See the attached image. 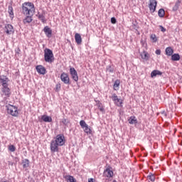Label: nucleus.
Segmentation results:
<instances>
[{
    "label": "nucleus",
    "mask_w": 182,
    "mask_h": 182,
    "mask_svg": "<svg viewBox=\"0 0 182 182\" xmlns=\"http://www.w3.org/2000/svg\"><path fill=\"white\" fill-rule=\"evenodd\" d=\"M165 52L167 56H171L173 53H174V50H173V48H171V47H167L165 50Z\"/></svg>",
    "instance_id": "obj_21"
},
{
    "label": "nucleus",
    "mask_w": 182,
    "mask_h": 182,
    "mask_svg": "<svg viewBox=\"0 0 182 182\" xmlns=\"http://www.w3.org/2000/svg\"><path fill=\"white\" fill-rule=\"evenodd\" d=\"M26 17L23 20V23H31L32 22V16L33 15H25Z\"/></svg>",
    "instance_id": "obj_20"
},
{
    "label": "nucleus",
    "mask_w": 182,
    "mask_h": 182,
    "mask_svg": "<svg viewBox=\"0 0 182 182\" xmlns=\"http://www.w3.org/2000/svg\"><path fill=\"white\" fill-rule=\"evenodd\" d=\"M60 80L63 82L65 85H70V78L69 77V75L66 73H61Z\"/></svg>",
    "instance_id": "obj_8"
},
{
    "label": "nucleus",
    "mask_w": 182,
    "mask_h": 182,
    "mask_svg": "<svg viewBox=\"0 0 182 182\" xmlns=\"http://www.w3.org/2000/svg\"><path fill=\"white\" fill-rule=\"evenodd\" d=\"M62 123L64 126H68L69 123H70V121L68 118H63L62 119Z\"/></svg>",
    "instance_id": "obj_32"
},
{
    "label": "nucleus",
    "mask_w": 182,
    "mask_h": 182,
    "mask_svg": "<svg viewBox=\"0 0 182 182\" xmlns=\"http://www.w3.org/2000/svg\"><path fill=\"white\" fill-rule=\"evenodd\" d=\"M88 182H95V179L90 178V179H88Z\"/></svg>",
    "instance_id": "obj_42"
},
{
    "label": "nucleus",
    "mask_w": 182,
    "mask_h": 182,
    "mask_svg": "<svg viewBox=\"0 0 182 182\" xmlns=\"http://www.w3.org/2000/svg\"><path fill=\"white\" fill-rule=\"evenodd\" d=\"M36 71L40 75H45L46 73V68L43 65H37L36 67Z\"/></svg>",
    "instance_id": "obj_12"
},
{
    "label": "nucleus",
    "mask_w": 182,
    "mask_h": 182,
    "mask_svg": "<svg viewBox=\"0 0 182 182\" xmlns=\"http://www.w3.org/2000/svg\"><path fill=\"white\" fill-rule=\"evenodd\" d=\"M147 178L148 180H150V181L151 182L156 181V176L151 173L149 174V176H147Z\"/></svg>",
    "instance_id": "obj_27"
},
{
    "label": "nucleus",
    "mask_w": 182,
    "mask_h": 182,
    "mask_svg": "<svg viewBox=\"0 0 182 182\" xmlns=\"http://www.w3.org/2000/svg\"><path fill=\"white\" fill-rule=\"evenodd\" d=\"M37 17L41 21V22H43V23H46V19H45V15L43 14H38L37 15Z\"/></svg>",
    "instance_id": "obj_24"
},
{
    "label": "nucleus",
    "mask_w": 182,
    "mask_h": 182,
    "mask_svg": "<svg viewBox=\"0 0 182 182\" xmlns=\"http://www.w3.org/2000/svg\"><path fill=\"white\" fill-rule=\"evenodd\" d=\"M64 178L67 182H76V179H75V178L70 175L64 176Z\"/></svg>",
    "instance_id": "obj_23"
},
{
    "label": "nucleus",
    "mask_w": 182,
    "mask_h": 182,
    "mask_svg": "<svg viewBox=\"0 0 182 182\" xmlns=\"http://www.w3.org/2000/svg\"><path fill=\"white\" fill-rule=\"evenodd\" d=\"M21 9L23 15H33L35 14V4L32 2H25L22 4Z\"/></svg>",
    "instance_id": "obj_2"
},
{
    "label": "nucleus",
    "mask_w": 182,
    "mask_h": 182,
    "mask_svg": "<svg viewBox=\"0 0 182 182\" xmlns=\"http://www.w3.org/2000/svg\"><path fill=\"white\" fill-rule=\"evenodd\" d=\"M5 29H6V33H7V35H12V33H14V26H12V25L11 24H7L5 26Z\"/></svg>",
    "instance_id": "obj_13"
},
{
    "label": "nucleus",
    "mask_w": 182,
    "mask_h": 182,
    "mask_svg": "<svg viewBox=\"0 0 182 182\" xmlns=\"http://www.w3.org/2000/svg\"><path fill=\"white\" fill-rule=\"evenodd\" d=\"M156 55H161V50H156L155 51Z\"/></svg>",
    "instance_id": "obj_40"
},
{
    "label": "nucleus",
    "mask_w": 182,
    "mask_h": 182,
    "mask_svg": "<svg viewBox=\"0 0 182 182\" xmlns=\"http://www.w3.org/2000/svg\"><path fill=\"white\" fill-rule=\"evenodd\" d=\"M9 78L6 75H0V85L2 87L5 86H9Z\"/></svg>",
    "instance_id": "obj_9"
},
{
    "label": "nucleus",
    "mask_w": 182,
    "mask_h": 182,
    "mask_svg": "<svg viewBox=\"0 0 182 182\" xmlns=\"http://www.w3.org/2000/svg\"><path fill=\"white\" fill-rule=\"evenodd\" d=\"M158 15L159 18H164V15H166V11L163 9H160L158 11Z\"/></svg>",
    "instance_id": "obj_25"
},
{
    "label": "nucleus",
    "mask_w": 182,
    "mask_h": 182,
    "mask_svg": "<svg viewBox=\"0 0 182 182\" xmlns=\"http://www.w3.org/2000/svg\"><path fill=\"white\" fill-rule=\"evenodd\" d=\"M1 92L4 96L9 97L11 96V89L9 86H5L1 87Z\"/></svg>",
    "instance_id": "obj_11"
},
{
    "label": "nucleus",
    "mask_w": 182,
    "mask_h": 182,
    "mask_svg": "<svg viewBox=\"0 0 182 182\" xmlns=\"http://www.w3.org/2000/svg\"><path fill=\"white\" fill-rule=\"evenodd\" d=\"M163 73L160 70H154L151 73V77H156V76H161Z\"/></svg>",
    "instance_id": "obj_17"
},
{
    "label": "nucleus",
    "mask_w": 182,
    "mask_h": 182,
    "mask_svg": "<svg viewBox=\"0 0 182 182\" xmlns=\"http://www.w3.org/2000/svg\"><path fill=\"white\" fill-rule=\"evenodd\" d=\"M6 109L8 114L13 116V117H18L19 116V109H18V107L9 104L6 105Z\"/></svg>",
    "instance_id": "obj_3"
},
{
    "label": "nucleus",
    "mask_w": 182,
    "mask_h": 182,
    "mask_svg": "<svg viewBox=\"0 0 182 182\" xmlns=\"http://www.w3.org/2000/svg\"><path fill=\"white\" fill-rule=\"evenodd\" d=\"M112 99L115 106H117L118 107H123L124 100L119 98V96H117V95L113 94L112 96Z\"/></svg>",
    "instance_id": "obj_5"
},
{
    "label": "nucleus",
    "mask_w": 182,
    "mask_h": 182,
    "mask_svg": "<svg viewBox=\"0 0 182 182\" xmlns=\"http://www.w3.org/2000/svg\"><path fill=\"white\" fill-rule=\"evenodd\" d=\"M70 75L72 77V79L75 80V82H77L79 80V76H77V71L75 69V68H70Z\"/></svg>",
    "instance_id": "obj_10"
},
{
    "label": "nucleus",
    "mask_w": 182,
    "mask_h": 182,
    "mask_svg": "<svg viewBox=\"0 0 182 182\" xmlns=\"http://www.w3.org/2000/svg\"><path fill=\"white\" fill-rule=\"evenodd\" d=\"M161 32H166V29L163 26H159Z\"/></svg>",
    "instance_id": "obj_37"
},
{
    "label": "nucleus",
    "mask_w": 182,
    "mask_h": 182,
    "mask_svg": "<svg viewBox=\"0 0 182 182\" xmlns=\"http://www.w3.org/2000/svg\"><path fill=\"white\" fill-rule=\"evenodd\" d=\"M171 59L173 61L180 60V55L178 54H173L171 55Z\"/></svg>",
    "instance_id": "obj_31"
},
{
    "label": "nucleus",
    "mask_w": 182,
    "mask_h": 182,
    "mask_svg": "<svg viewBox=\"0 0 182 182\" xmlns=\"http://www.w3.org/2000/svg\"><path fill=\"white\" fill-rule=\"evenodd\" d=\"M181 4V1L180 0H178L174 6L173 7V11H178V8H180V4Z\"/></svg>",
    "instance_id": "obj_28"
},
{
    "label": "nucleus",
    "mask_w": 182,
    "mask_h": 182,
    "mask_svg": "<svg viewBox=\"0 0 182 182\" xmlns=\"http://www.w3.org/2000/svg\"><path fill=\"white\" fill-rule=\"evenodd\" d=\"M44 60L48 63H52L55 60L53 52L49 48L44 49Z\"/></svg>",
    "instance_id": "obj_4"
},
{
    "label": "nucleus",
    "mask_w": 182,
    "mask_h": 182,
    "mask_svg": "<svg viewBox=\"0 0 182 182\" xmlns=\"http://www.w3.org/2000/svg\"><path fill=\"white\" fill-rule=\"evenodd\" d=\"M107 70H108V72H109L110 73H112V72H113L111 66H108L107 68Z\"/></svg>",
    "instance_id": "obj_39"
},
{
    "label": "nucleus",
    "mask_w": 182,
    "mask_h": 182,
    "mask_svg": "<svg viewBox=\"0 0 182 182\" xmlns=\"http://www.w3.org/2000/svg\"><path fill=\"white\" fill-rule=\"evenodd\" d=\"M41 120L45 122L46 123H50L52 122V117L48 115H43L41 116Z\"/></svg>",
    "instance_id": "obj_18"
},
{
    "label": "nucleus",
    "mask_w": 182,
    "mask_h": 182,
    "mask_svg": "<svg viewBox=\"0 0 182 182\" xmlns=\"http://www.w3.org/2000/svg\"><path fill=\"white\" fill-rule=\"evenodd\" d=\"M148 7L151 14H154V12H156V8H157V1L149 0V4L148 5Z\"/></svg>",
    "instance_id": "obj_7"
},
{
    "label": "nucleus",
    "mask_w": 182,
    "mask_h": 182,
    "mask_svg": "<svg viewBox=\"0 0 182 182\" xmlns=\"http://www.w3.org/2000/svg\"><path fill=\"white\" fill-rule=\"evenodd\" d=\"M140 56L144 60H149L150 59V54L145 50L141 53Z\"/></svg>",
    "instance_id": "obj_15"
},
{
    "label": "nucleus",
    "mask_w": 182,
    "mask_h": 182,
    "mask_svg": "<svg viewBox=\"0 0 182 182\" xmlns=\"http://www.w3.org/2000/svg\"><path fill=\"white\" fill-rule=\"evenodd\" d=\"M75 40L77 45H82V36L80 33L75 34Z\"/></svg>",
    "instance_id": "obj_16"
},
{
    "label": "nucleus",
    "mask_w": 182,
    "mask_h": 182,
    "mask_svg": "<svg viewBox=\"0 0 182 182\" xmlns=\"http://www.w3.org/2000/svg\"><path fill=\"white\" fill-rule=\"evenodd\" d=\"M80 125L81 126L82 129H84V127H86L87 126V124H86V122L85 120L80 121Z\"/></svg>",
    "instance_id": "obj_33"
},
{
    "label": "nucleus",
    "mask_w": 182,
    "mask_h": 182,
    "mask_svg": "<svg viewBox=\"0 0 182 182\" xmlns=\"http://www.w3.org/2000/svg\"><path fill=\"white\" fill-rule=\"evenodd\" d=\"M150 39H151V41H152L153 43H156V42H157V41H159L156 34H151L150 36Z\"/></svg>",
    "instance_id": "obj_30"
},
{
    "label": "nucleus",
    "mask_w": 182,
    "mask_h": 182,
    "mask_svg": "<svg viewBox=\"0 0 182 182\" xmlns=\"http://www.w3.org/2000/svg\"><path fill=\"white\" fill-rule=\"evenodd\" d=\"M9 14L11 16H14V8H12V6H9Z\"/></svg>",
    "instance_id": "obj_34"
},
{
    "label": "nucleus",
    "mask_w": 182,
    "mask_h": 182,
    "mask_svg": "<svg viewBox=\"0 0 182 182\" xmlns=\"http://www.w3.org/2000/svg\"><path fill=\"white\" fill-rule=\"evenodd\" d=\"M114 176V172L112 170V167L108 166L104 171H103V177L107 178H113Z\"/></svg>",
    "instance_id": "obj_6"
},
{
    "label": "nucleus",
    "mask_w": 182,
    "mask_h": 182,
    "mask_svg": "<svg viewBox=\"0 0 182 182\" xmlns=\"http://www.w3.org/2000/svg\"><path fill=\"white\" fill-rule=\"evenodd\" d=\"M22 164H23V168H26L29 167V159H26L23 160Z\"/></svg>",
    "instance_id": "obj_29"
},
{
    "label": "nucleus",
    "mask_w": 182,
    "mask_h": 182,
    "mask_svg": "<svg viewBox=\"0 0 182 182\" xmlns=\"http://www.w3.org/2000/svg\"><path fill=\"white\" fill-rule=\"evenodd\" d=\"M100 112H105V108H103V107H100Z\"/></svg>",
    "instance_id": "obj_41"
},
{
    "label": "nucleus",
    "mask_w": 182,
    "mask_h": 182,
    "mask_svg": "<svg viewBox=\"0 0 182 182\" xmlns=\"http://www.w3.org/2000/svg\"><path fill=\"white\" fill-rule=\"evenodd\" d=\"M129 124H136L137 119L134 116H131L128 119Z\"/></svg>",
    "instance_id": "obj_22"
},
{
    "label": "nucleus",
    "mask_w": 182,
    "mask_h": 182,
    "mask_svg": "<svg viewBox=\"0 0 182 182\" xmlns=\"http://www.w3.org/2000/svg\"><path fill=\"white\" fill-rule=\"evenodd\" d=\"M82 129L85 133H86V134H92V129H90V127H89V125H87L85 127Z\"/></svg>",
    "instance_id": "obj_26"
},
{
    "label": "nucleus",
    "mask_w": 182,
    "mask_h": 182,
    "mask_svg": "<svg viewBox=\"0 0 182 182\" xmlns=\"http://www.w3.org/2000/svg\"><path fill=\"white\" fill-rule=\"evenodd\" d=\"M117 22L116 18L114 17H112L111 18V23H113V25H114Z\"/></svg>",
    "instance_id": "obj_36"
},
{
    "label": "nucleus",
    "mask_w": 182,
    "mask_h": 182,
    "mask_svg": "<svg viewBox=\"0 0 182 182\" xmlns=\"http://www.w3.org/2000/svg\"><path fill=\"white\" fill-rule=\"evenodd\" d=\"M114 90H119L120 89V80H116L113 85Z\"/></svg>",
    "instance_id": "obj_19"
},
{
    "label": "nucleus",
    "mask_w": 182,
    "mask_h": 182,
    "mask_svg": "<svg viewBox=\"0 0 182 182\" xmlns=\"http://www.w3.org/2000/svg\"><path fill=\"white\" fill-rule=\"evenodd\" d=\"M65 135L58 134L55 136V140H52L50 145V149L51 153H58L59 152V146L65 145Z\"/></svg>",
    "instance_id": "obj_1"
},
{
    "label": "nucleus",
    "mask_w": 182,
    "mask_h": 182,
    "mask_svg": "<svg viewBox=\"0 0 182 182\" xmlns=\"http://www.w3.org/2000/svg\"><path fill=\"white\" fill-rule=\"evenodd\" d=\"M9 151H11L12 153H14V151H15V150H16V148L14 145H9Z\"/></svg>",
    "instance_id": "obj_35"
},
{
    "label": "nucleus",
    "mask_w": 182,
    "mask_h": 182,
    "mask_svg": "<svg viewBox=\"0 0 182 182\" xmlns=\"http://www.w3.org/2000/svg\"><path fill=\"white\" fill-rule=\"evenodd\" d=\"M96 102L97 103V105L98 109H100V107H103L102 106L100 101H96Z\"/></svg>",
    "instance_id": "obj_38"
},
{
    "label": "nucleus",
    "mask_w": 182,
    "mask_h": 182,
    "mask_svg": "<svg viewBox=\"0 0 182 182\" xmlns=\"http://www.w3.org/2000/svg\"><path fill=\"white\" fill-rule=\"evenodd\" d=\"M59 89H60V85H59Z\"/></svg>",
    "instance_id": "obj_43"
},
{
    "label": "nucleus",
    "mask_w": 182,
    "mask_h": 182,
    "mask_svg": "<svg viewBox=\"0 0 182 182\" xmlns=\"http://www.w3.org/2000/svg\"><path fill=\"white\" fill-rule=\"evenodd\" d=\"M43 32L46 35L47 38L52 37V29H50V28H49L48 26H46L43 28Z\"/></svg>",
    "instance_id": "obj_14"
}]
</instances>
